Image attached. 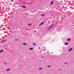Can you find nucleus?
I'll use <instances>...</instances> for the list:
<instances>
[{"mask_svg": "<svg viewBox=\"0 0 74 74\" xmlns=\"http://www.w3.org/2000/svg\"><path fill=\"white\" fill-rule=\"evenodd\" d=\"M52 27V25H51L49 27H48L49 30L50 29V28H51V27Z\"/></svg>", "mask_w": 74, "mask_h": 74, "instance_id": "7", "label": "nucleus"}, {"mask_svg": "<svg viewBox=\"0 0 74 74\" xmlns=\"http://www.w3.org/2000/svg\"><path fill=\"white\" fill-rule=\"evenodd\" d=\"M30 50H33V49L32 48H29Z\"/></svg>", "mask_w": 74, "mask_h": 74, "instance_id": "11", "label": "nucleus"}, {"mask_svg": "<svg viewBox=\"0 0 74 74\" xmlns=\"http://www.w3.org/2000/svg\"><path fill=\"white\" fill-rule=\"evenodd\" d=\"M70 40H71V39L68 38L67 39V41H70Z\"/></svg>", "mask_w": 74, "mask_h": 74, "instance_id": "8", "label": "nucleus"}, {"mask_svg": "<svg viewBox=\"0 0 74 74\" xmlns=\"http://www.w3.org/2000/svg\"><path fill=\"white\" fill-rule=\"evenodd\" d=\"M72 50H73V48H71L69 50V51H72Z\"/></svg>", "mask_w": 74, "mask_h": 74, "instance_id": "2", "label": "nucleus"}, {"mask_svg": "<svg viewBox=\"0 0 74 74\" xmlns=\"http://www.w3.org/2000/svg\"><path fill=\"white\" fill-rule=\"evenodd\" d=\"M44 23V22H43L41 24H40L39 25V26H41L42 24H43Z\"/></svg>", "mask_w": 74, "mask_h": 74, "instance_id": "1", "label": "nucleus"}, {"mask_svg": "<svg viewBox=\"0 0 74 74\" xmlns=\"http://www.w3.org/2000/svg\"><path fill=\"white\" fill-rule=\"evenodd\" d=\"M20 1H22V0H20Z\"/></svg>", "mask_w": 74, "mask_h": 74, "instance_id": "21", "label": "nucleus"}, {"mask_svg": "<svg viewBox=\"0 0 74 74\" xmlns=\"http://www.w3.org/2000/svg\"><path fill=\"white\" fill-rule=\"evenodd\" d=\"M73 48H74V47Z\"/></svg>", "mask_w": 74, "mask_h": 74, "instance_id": "24", "label": "nucleus"}, {"mask_svg": "<svg viewBox=\"0 0 74 74\" xmlns=\"http://www.w3.org/2000/svg\"><path fill=\"white\" fill-rule=\"evenodd\" d=\"M68 44H69V43H65V45H68Z\"/></svg>", "mask_w": 74, "mask_h": 74, "instance_id": "13", "label": "nucleus"}, {"mask_svg": "<svg viewBox=\"0 0 74 74\" xmlns=\"http://www.w3.org/2000/svg\"><path fill=\"white\" fill-rule=\"evenodd\" d=\"M22 7H23V8H26V7L24 5H22Z\"/></svg>", "mask_w": 74, "mask_h": 74, "instance_id": "6", "label": "nucleus"}, {"mask_svg": "<svg viewBox=\"0 0 74 74\" xmlns=\"http://www.w3.org/2000/svg\"><path fill=\"white\" fill-rule=\"evenodd\" d=\"M10 69V68H9L8 69L6 70V71H9L10 70V69Z\"/></svg>", "mask_w": 74, "mask_h": 74, "instance_id": "9", "label": "nucleus"}, {"mask_svg": "<svg viewBox=\"0 0 74 74\" xmlns=\"http://www.w3.org/2000/svg\"><path fill=\"white\" fill-rule=\"evenodd\" d=\"M3 50H1L0 51V53H1V52H3Z\"/></svg>", "mask_w": 74, "mask_h": 74, "instance_id": "3", "label": "nucleus"}, {"mask_svg": "<svg viewBox=\"0 0 74 74\" xmlns=\"http://www.w3.org/2000/svg\"><path fill=\"white\" fill-rule=\"evenodd\" d=\"M5 41H6V40L2 41V42H5Z\"/></svg>", "mask_w": 74, "mask_h": 74, "instance_id": "10", "label": "nucleus"}, {"mask_svg": "<svg viewBox=\"0 0 74 74\" xmlns=\"http://www.w3.org/2000/svg\"><path fill=\"white\" fill-rule=\"evenodd\" d=\"M12 1L13 2V1H14V0H12Z\"/></svg>", "mask_w": 74, "mask_h": 74, "instance_id": "19", "label": "nucleus"}, {"mask_svg": "<svg viewBox=\"0 0 74 74\" xmlns=\"http://www.w3.org/2000/svg\"><path fill=\"white\" fill-rule=\"evenodd\" d=\"M23 2H24V3H25V1H24Z\"/></svg>", "mask_w": 74, "mask_h": 74, "instance_id": "23", "label": "nucleus"}, {"mask_svg": "<svg viewBox=\"0 0 74 74\" xmlns=\"http://www.w3.org/2000/svg\"><path fill=\"white\" fill-rule=\"evenodd\" d=\"M41 58H44V57H41Z\"/></svg>", "mask_w": 74, "mask_h": 74, "instance_id": "20", "label": "nucleus"}, {"mask_svg": "<svg viewBox=\"0 0 74 74\" xmlns=\"http://www.w3.org/2000/svg\"><path fill=\"white\" fill-rule=\"evenodd\" d=\"M36 45V44L35 43H34L33 44V45Z\"/></svg>", "mask_w": 74, "mask_h": 74, "instance_id": "12", "label": "nucleus"}, {"mask_svg": "<svg viewBox=\"0 0 74 74\" xmlns=\"http://www.w3.org/2000/svg\"><path fill=\"white\" fill-rule=\"evenodd\" d=\"M66 63H64V64H66Z\"/></svg>", "mask_w": 74, "mask_h": 74, "instance_id": "22", "label": "nucleus"}, {"mask_svg": "<svg viewBox=\"0 0 74 74\" xmlns=\"http://www.w3.org/2000/svg\"><path fill=\"white\" fill-rule=\"evenodd\" d=\"M28 25H29V26H31V25H32V24L31 23H30L28 24Z\"/></svg>", "mask_w": 74, "mask_h": 74, "instance_id": "15", "label": "nucleus"}, {"mask_svg": "<svg viewBox=\"0 0 74 74\" xmlns=\"http://www.w3.org/2000/svg\"><path fill=\"white\" fill-rule=\"evenodd\" d=\"M7 64L6 62H5L4 63V64Z\"/></svg>", "mask_w": 74, "mask_h": 74, "instance_id": "16", "label": "nucleus"}, {"mask_svg": "<svg viewBox=\"0 0 74 74\" xmlns=\"http://www.w3.org/2000/svg\"><path fill=\"white\" fill-rule=\"evenodd\" d=\"M42 69V68H39V70H41Z\"/></svg>", "mask_w": 74, "mask_h": 74, "instance_id": "17", "label": "nucleus"}, {"mask_svg": "<svg viewBox=\"0 0 74 74\" xmlns=\"http://www.w3.org/2000/svg\"><path fill=\"white\" fill-rule=\"evenodd\" d=\"M45 15V14H42V15H41V16H44Z\"/></svg>", "mask_w": 74, "mask_h": 74, "instance_id": "14", "label": "nucleus"}, {"mask_svg": "<svg viewBox=\"0 0 74 74\" xmlns=\"http://www.w3.org/2000/svg\"><path fill=\"white\" fill-rule=\"evenodd\" d=\"M51 67V66L49 65L47 66V67Z\"/></svg>", "mask_w": 74, "mask_h": 74, "instance_id": "18", "label": "nucleus"}, {"mask_svg": "<svg viewBox=\"0 0 74 74\" xmlns=\"http://www.w3.org/2000/svg\"><path fill=\"white\" fill-rule=\"evenodd\" d=\"M23 44L24 45H27V43H24Z\"/></svg>", "mask_w": 74, "mask_h": 74, "instance_id": "5", "label": "nucleus"}, {"mask_svg": "<svg viewBox=\"0 0 74 74\" xmlns=\"http://www.w3.org/2000/svg\"><path fill=\"white\" fill-rule=\"evenodd\" d=\"M53 3H54L53 1H52L51 3V5H52V4H53Z\"/></svg>", "mask_w": 74, "mask_h": 74, "instance_id": "4", "label": "nucleus"}]
</instances>
